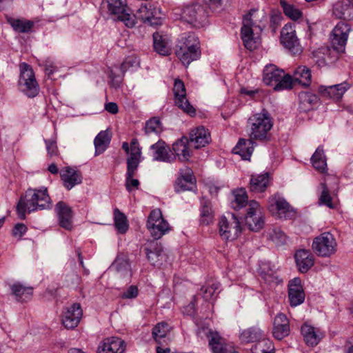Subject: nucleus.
I'll use <instances>...</instances> for the list:
<instances>
[{
	"instance_id": "nucleus-3",
	"label": "nucleus",
	"mask_w": 353,
	"mask_h": 353,
	"mask_svg": "<svg viewBox=\"0 0 353 353\" xmlns=\"http://www.w3.org/2000/svg\"><path fill=\"white\" fill-rule=\"evenodd\" d=\"M250 138L252 141H265L273 126V121L268 111L263 110L249 119Z\"/></svg>"
},
{
	"instance_id": "nucleus-30",
	"label": "nucleus",
	"mask_w": 353,
	"mask_h": 353,
	"mask_svg": "<svg viewBox=\"0 0 353 353\" xmlns=\"http://www.w3.org/2000/svg\"><path fill=\"white\" fill-rule=\"evenodd\" d=\"M295 260L299 270L307 272L313 266L314 260L312 254L306 250H300L295 254Z\"/></svg>"
},
{
	"instance_id": "nucleus-15",
	"label": "nucleus",
	"mask_w": 353,
	"mask_h": 353,
	"mask_svg": "<svg viewBox=\"0 0 353 353\" xmlns=\"http://www.w3.org/2000/svg\"><path fill=\"white\" fill-rule=\"evenodd\" d=\"M83 310L79 303H73L65 308L63 312L61 322L68 330L74 329L80 323L82 318Z\"/></svg>"
},
{
	"instance_id": "nucleus-52",
	"label": "nucleus",
	"mask_w": 353,
	"mask_h": 353,
	"mask_svg": "<svg viewBox=\"0 0 353 353\" xmlns=\"http://www.w3.org/2000/svg\"><path fill=\"white\" fill-rule=\"evenodd\" d=\"M330 49L328 48H322L314 52V57L316 58V63L319 66H323L330 62Z\"/></svg>"
},
{
	"instance_id": "nucleus-28",
	"label": "nucleus",
	"mask_w": 353,
	"mask_h": 353,
	"mask_svg": "<svg viewBox=\"0 0 353 353\" xmlns=\"http://www.w3.org/2000/svg\"><path fill=\"white\" fill-rule=\"evenodd\" d=\"M8 23L10 25L14 31L18 33H30L33 32L34 22L26 18H13L6 16Z\"/></svg>"
},
{
	"instance_id": "nucleus-27",
	"label": "nucleus",
	"mask_w": 353,
	"mask_h": 353,
	"mask_svg": "<svg viewBox=\"0 0 353 353\" xmlns=\"http://www.w3.org/2000/svg\"><path fill=\"white\" fill-rule=\"evenodd\" d=\"M347 89V84L344 83L330 86L320 85L318 90L323 97L338 101L342 98Z\"/></svg>"
},
{
	"instance_id": "nucleus-60",
	"label": "nucleus",
	"mask_w": 353,
	"mask_h": 353,
	"mask_svg": "<svg viewBox=\"0 0 353 353\" xmlns=\"http://www.w3.org/2000/svg\"><path fill=\"white\" fill-rule=\"evenodd\" d=\"M139 294V289L136 285H130L125 292L121 294V298L130 299L136 298Z\"/></svg>"
},
{
	"instance_id": "nucleus-48",
	"label": "nucleus",
	"mask_w": 353,
	"mask_h": 353,
	"mask_svg": "<svg viewBox=\"0 0 353 353\" xmlns=\"http://www.w3.org/2000/svg\"><path fill=\"white\" fill-rule=\"evenodd\" d=\"M181 55L180 60L181 63L185 65H188L191 62L198 60L201 54V50H180Z\"/></svg>"
},
{
	"instance_id": "nucleus-22",
	"label": "nucleus",
	"mask_w": 353,
	"mask_h": 353,
	"mask_svg": "<svg viewBox=\"0 0 353 353\" xmlns=\"http://www.w3.org/2000/svg\"><path fill=\"white\" fill-rule=\"evenodd\" d=\"M265 20L266 15L263 11L252 9L243 16L242 23L250 26L254 30L261 32Z\"/></svg>"
},
{
	"instance_id": "nucleus-51",
	"label": "nucleus",
	"mask_w": 353,
	"mask_h": 353,
	"mask_svg": "<svg viewBox=\"0 0 353 353\" xmlns=\"http://www.w3.org/2000/svg\"><path fill=\"white\" fill-rule=\"evenodd\" d=\"M322 188V192L319 197V203L325 205L330 208H334L335 204L332 203V199L330 194L327 184L326 181L321 184Z\"/></svg>"
},
{
	"instance_id": "nucleus-64",
	"label": "nucleus",
	"mask_w": 353,
	"mask_h": 353,
	"mask_svg": "<svg viewBox=\"0 0 353 353\" xmlns=\"http://www.w3.org/2000/svg\"><path fill=\"white\" fill-rule=\"evenodd\" d=\"M105 110L113 114H115L118 112L119 108L118 105L116 103L109 102L105 104Z\"/></svg>"
},
{
	"instance_id": "nucleus-61",
	"label": "nucleus",
	"mask_w": 353,
	"mask_h": 353,
	"mask_svg": "<svg viewBox=\"0 0 353 353\" xmlns=\"http://www.w3.org/2000/svg\"><path fill=\"white\" fill-rule=\"evenodd\" d=\"M137 63V58L134 56H129L125 59L121 64V70L123 72L127 71L130 68L133 67Z\"/></svg>"
},
{
	"instance_id": "nucleus-58",
	"label": "nucleus",
	"mask_w": 353,
	"mask_h": 353,
	"mask_svg": "<svg viewBox=\"0 0 353 353\" xmlns=\"http://www.w3.org/2000/svg\"><path fill=\"white\" fill-rule=\"evenodd\" d=\"M254 353H270L272 350V343L269 341H262L257 343L254 349Z\"/></svg>"
},
{
	"instance_id": "nucleus-56",
	"label": "nucleus",
	"mask_w": 353,
	"mask_h": 353,
	"mask_svg": "<svg viewBox=\"0 0 353 353\" xmlns=\"http://www.w3.org/2000/svg\"><path fill=\"white\" fill-rule=\"evenodd\" d=\"M259 332L254 328H248L243 330L241 334L240 338L243 342L249 343L254 341L259 336Z\"/></svg>"
},
{
	"instance_id": "nucleus-32",
	"label": "nucleus",
	"mask_w": 353,
	"mask_h": 353,
	"mask_svg": "<svg viewBox=\"0 0 353 353\" xmlns=\"http://www.w3.org/2000/svg\"><path fill=\"white\" fill-rule=\"evenodd\" d=\"M270 183L268 173L252 175L250 181V190L254 192H263Z\"/></svg>"
},
{
	"instance_id": "nucleus-31",
	"label": "nucleus",
	"mask_w": 353,
	"mask_h": 353,
	"mask_svg": "<svg viewBox=\"0 0 353 353\" xmlns=\"http://www.w3.org/2000/svg\"><path fill=\"white\" fill-rule=\"evenodd\" d=\"M301 332L305 343L309 346L316 345L323 337L319 330L306 323L302 325Z\"/></svg>"
},
{
	"instance_id": "nucleus-38",
	"label": "nucleus",
	"mask_w": 353,
	"mask_h": 353,
	"mask_svg": "<svg viewBox=\"0 0 353 353\" xmlns=\"http://www.w3.org/2000/svg\"><path fill=\"white\" fill-rule=\"evenodd\" d=\"M110 141V133L108 130L101 131L97 135L94 141L95 147V155L102 154L108 147Z\"/></svg>"
},
{
	"instance_id": "nucleus-14",
	"label": "nucleus",
	"mask_w": 353,
	"mask_h": 353,
	"mask_svg": "<svg viewBox=\"0 0 353 353\" xmlns=\"http://www.w3.org/2000/svg\"><path fill=\"white\" fill-rule=\"evenodd\" d=\"M188 140L194 145V149L199 150L210 143L211 134L203 125L196 126L190 130Z\"/></svg>"
},
{
	"instance_id": "nucleus-13",
	"label": "nucleus",
	"mask_w": 353,
	"mask_h": 353,
	"mask_svg": "<svg viewBox=\"0 0 353 353\" xmlns=\"http://www.w3.org/2000/svg\"><path fill=\"white\" fill-rule=\"evenodd\" d=\"M122 149L129 155L126 161L127 168L137 169L142 159V148L138 139L133 138L130 143L123 142Z\"/></svg>"
},
{
	"instance_id": "nucleus-19",
	"label": "nucleus",
	"mask_w": 353,
	"mask_h": 353,
	"mask_svg": "<svg viewBox=\"0 0 353 353\" xmlns=\"http://www.w3.org/2000/svg\"><path fill=\"white\" fill-rule=\"evenodd\" d=\"M260 33L261 32H259L258 30H254L253 27L243 23L241 36L243 44L247 49L253 50L257 48L259 44V37Z\"/></svg>"
},
{
	"instance_id": "nucleus-6",
	"label": "nucleus",
	"mask_w": 353,
	"mask_h": 353,
	"mask_svg": "<svg viewBox=\"0 0 353 353\" xmlns=\"http://www.w3.org/2000/svg\"><path fill=\"white\" fill-rule=\"evenodd\" d=\"M312 249L317 255L329 257L336 252L337 243L332 234L323 232L314 239Z\"/></svg>"
},
{
	"instance_id": "nucleus-49",
	"label": "nucleus",
	"mask_w": 353,
	"mask_h": 353,
	"mask_svg": "<svg viewBox=\"0 0 353 353\" xmlns=\"http://www.w3.org/2000/svg\"><path fill=\"white\" fill-rule=\"evenodd\" d=\"M137 169L133 168H127L126 174H125V188L126 190L130 192L134 190L139 189V181L138 179H133Z\"/></svg>"
},
{
	"instance_id": "nucleus-59",
	"label": "nucleus",
	"mask_w": 353,
	"mask_h": 353,
	"mask_svg": "<svg viewBox=\"0 0 353 353\" xmlns=\"http://www.w3.org/2000/svg\"><path fill=\"white\" fill-rule=\"evenodd\" d=\"M145 252L148 261L152 265H154L155 263L157 262L159 256L161 255V249L156 247L154 248V250H152L151 248H147Z\"/></svg>"
},
{
	"instance_id": "nucleus-55",
	"label": "nucleus",
	"mask_w": 353,
	"mask_h": 353,
	"mask_svg": "<svg viewBox=\"0 0 353 353\" xmlns=\"http://www.w3.org/2000/svg\"><path fill=\"white\" fill-rule=\"evenodd\" d=\"M294 79L293 80L292 77L288 74H285L283 72V77L276 83L274 85V90L290 89L294 84Z\"/></svg>"
},
{
	"instance_id": "nucleus-41",
	"label": "nucleus",
	"mask_w": 353,
	"mask_h": 353,
	"mask_svg": "<svg viewBox=\"0 0 353 353\" xmlns=\"http://www.w3.org/2000/svg\"><path fill=\"white\" fill-rule=\"evenodd\" d=\"M311 162L313 167L319 172L325 173L327 170L326 158L324 150L319 146L311 157Z\"/></svg>"
},
{
	"instance_id": "nucleus-33",
	"label": "nucleus",
	"mask_w": 353,
	"mask_h": 353,
	"mask_svg": "<svg viewBox=\"0 0 353 353\" xmlns=\"http://www.w3.org/2000/svg\"><path fill=\"white\" fill-rule=\"evenodd\" d=\"M282 77H283V70L275 65L270 64L265 67L263 81L267 85H275Z\"/></svg>"
},
{
	"instance_id": "nucleus-47",
	"label": "nucleus",
	"mask_w": 353,
	"mask_h": 353,
	"mask_svg": "<svg viewBox=\"0 0 353 353\" xmlns=\"http://www.w3.org/2000/svg\"><path fill=\"white\" fill-rule=\"evenodd\" d=\"M154 48L161 55H168L170 53V48L167 41L158 32L153 34Z\"/></svg>"
},
{
	"instance_id": "nucleus-29",
	"label": "nucleus",
	"mask_w": 353,
	"mask_h": 353,
	"mask_svg": "<svg viewBox=\"0 0 353 353\" xmlns=\"http://www.w3.org/2000/svg\"><path fill=\"white\" fill-rule=\"evenodd\" d=\"M196 179L190 168L181 170L178 178V191L193 190L196 188Z\"/></svg>"
},
{
	"instance_id": "nucleus-20",
	"label": "nucleus",
	"mask_w": 353,
	"mask_h": 353,
	"mask_svg": "<svg viewBox=\"0 0 353 353\" xmlns=\"http://www.w3.org/2000/svg\"><path fill=\"white\" fill-rule=\"evenodd\" d=\"M60 177L63 186L68 190H70L82 182V176L80 172L71 167H65L61 170Z\"/></svg>"
},
{
	"instance_id": "nucleus-62",
	"label": "nucleus",
	"mask_w": 353,
	"mask_h": 353,
	"mask_svg": "<svg viewBox=\"0 0 353 353\" xmlns=\"http://www.w3.org/2000/svg\"><path fill=\"white\" fill-rule=\"evenodd\" d=\"M43 65L46 74H47L49 78H52L53 74L57 71V67L50 60H46Z\"/></svg>"
},
{
	"instance_id": "nucleus-43",
	"label": "nucleus",
	"mask_w": 353,
	"mask_h": 353,
	"mask_svg": "<svg viewBox=\"0 0 353 353\" xmlns=\"http://www.w3.org/2000/svg\"><path fill=\"white\" fill-rule=\"evenodd\" d=\"M180 50H201L198 37L192 32L185 34L181 37Z\"/></svg>"
},
{
	"instance_id": "nucleus-40",
	"label": "nucleus",
	"mask_w": 353,
	"mask_h": 353,
	"mask_svg": "<svg viewBox=\"0 0 353 353\" xmlns=\"http://www.w3.org/2000/svg\"><path fill=\"white\" fill-rule=\"evenodd\" d=\"M233 151L243 159H250L253 152V141L250 138L248 140L241 139L234 148Z\"/></svg>"
},
{
	"instance_id": "nucleus-53",
	"label": "nucleus",
	"mask_w": 353,
	"mask_h": 353,
	"mask_svg": "<svg viewBox=\"0 0 353 353\" xmlns=\"http://www.w3.org/2000/svg\"><path fill=\"white\" fill-rule=\"evenodd\" d=\"M161 123L158 117H153L145 123V132L146 134H158L161 132Z\"/></svg>"
},
{
	"instance_id": "nucleus-10",
	"label": "nucleus",
	"mask_w": 353,
	"mask_h": 353,
	"mask_svg": "<svg viewBox=\"0 0 353 353\" xmlns=\"http://www.w3.org/2000/svg\"><path fill=\"white\" fill-rule=\"evenodd\" d=\"M206 336L212 353H238L233 344L224 339L217 331L210 330Z\"/></svg>"
},
{
	"instance_id": "nucleus-1",
	"label": "nucleus",
	"mask_w": 353,
	"mask_h": 353,
	"mask_svg": "<svg viewBox=\"0 0 353 353\" xmlns=\"http://www.w3.org/2000/svg\"><path fill=\"white\" fill-rule=\"evenodd\" d=\"M52 207V202L47 188H29L20 196L16 207V211L18 217L23 220L26 219V212L30 213L38 210H49Z\"/></svg>"
},
{
	"instance_id": "nucleus-21",
	"label": "nucleus",
	"mask_w": 353,
	"mask_h": 353,
	"mask_svg": "<svg viewBox=\"0 0 353 353\" xmlns=\"http://www.w3.org/2000/svg\"><path fill=\"white\" fill-rule=\"evenodd\" d=\"M288 297L292 306H297L304 301L305 293L299 278H295L289 283Z\"/></svg>"
},
{
	"instance_id": "nucleus-50",
	"label": "nucleus",
	"mask_w": 353,
	"mask_h": 353,
	"mask_svg": "<svg viewBox=\"0 0 353 353\" xmlns=\"http://www.w3.org/2000/svg\"><path fill=\"white\" fill-rule=\"evenodd\" d=\"M281 6L283 8V12L290 18L296 20L302 17V13L299 9L294 6L288 3L285 1H281Z\"/></svg>"
},
{
	"instance_id": "nucleus-54",
	"label": "nucleus",
	"mask_w": 353,
	"mask_h": 353,
	"mask_svg": "<svg viewBox=\"0 0 353 353\" xmlns=\"http://www.w3.org/2000/svg\"><path fill=\"white\" fill-rule=\"evenodd\" d=\"M218 285L215 283L203 286L201 288V294L205 301L214 300L216 296Z\"/></svg>"
},
{
	"instance_id": "nucleus-25",
	"label": "nucleus",
	"mask_w": 353,
	"mask_h": 353,
	"mask_svg": "<svg viewBox=\"0 0 353 353\" xmlns=\"http://www.w3.org/2000/svg\"><path fill=\"white\" fill-rule=\"evenodd\" d=\"M178 108H181L190 117H194L196 114V108L186 98L185 87L182 81L178 79Z\"/></svg>"
},
{
	"instance_id": "nucleus-12",
	"label": "nucleus",
	"mask_w": 353,
	"mask_h": 353,
	"mask_svg": "<svg viewBox=\"0 0 353 353\" xmlns=\"http://www.w3.org/2000/svg\"><path fill=\"white\" fill-rule=\"evenodd\" d=\"M268 208L273 216L280 219H288L294 214L292 206L279 194L269 198Z\"/></svg>"
},
{
	"instance_id": "nucleus-17",
	"label": "nucleus",
	"mask_w": 353,
	"mask_h": 353,
	"mask_svg": "<svg viewBox=\"0 0 353 353\" xmlns=\"http://www.w3.org/2000/svg\"><path fill=\"white\" fill-rule=\"evenodd\" d=\"M59 223L61 228L70 230L72 228V211L71 208L65 202L59 201L54 208Z\"/></svg>"
},
{
	"instance_id": "nucleus-42",
	"label": "nucleus",
	"mask_w": 353,
	"mask_h": 353,
	"mask_svg": "<svg viewBox=\"0 0 353 353\" xmlns=\"http://www.w3.org/2000/svg\"><path fill=\"white\" fill-rule=\"evenodd\" d=\"M114 224L116 230L119 234H125L129 228V223L127 216L118 208H115L113 212Z\"/></svg>"
},
{
	"instance_id": "nucleus-9",
	"label": "nucleus",
	"mask_w": 353,
	"mask_h": 353,
	"mask_svg": "<svg viewBox=\"0 0 353 353\" xmlns=\"http://www.w3.org/2000/svg\"><path fill=\"white\" fill-rule=\"evenodd\" d=\"M146 226L155 239H160L170 230L169 225L163 219L162 212L159 208L154 209L150 212Z\"/></svg>"
},
{
	"instance_id": "nucleus-16",
	"label": "nucleus",
	"mask_w": 353,
	"mask_h": 353,
	"mask_svg": "<svg viewBox=\"0 0 353 353\" xmlns=\"http://www.w3.org/2000/svg\"><path fill=\"white\" fill-rule=\"evenodd\" d=\"M137 17L144 23L151 26L162 24V19L158 16L155 8L150 3L141 4L137 10Z\"/></svg>"
},
{
	"instance_id": "nucleus-4",
	"label": "nucleus",
	"mask_w": 353,
	"mask_h": 353,
	"mask_svg": "<svg viewBox=\"0 0 353 353\" xmlns=\"http://www.w3.org/2000/svg\"><path fill=\"white\" fill-rule=\"evenodd\" d=\"M20 75L18 84L21 91L29 98H34L39 92V86L36 80L32 68L23 62L19 65Z\"/></svg>"
},
{
	"instance_id": "nucleus-39",
	"label": "nucleus",
	"mask_w": 353,
	"mask_h": 353,
	"mask_svg": "<svg viewBox=\"0 0 353 353\" xmlns=\"http://www.w3.org/2000/svg\"><path fill=\"white\" fill-rule=\"evenodd\" d=\"M318 97L311 92H302L299 94V108L304 112L312 110L318 103Z\"/></svg>"
},
{
	"instance_id": "nucleus-26",
	"label": "nucleus",
	"mask_w": 353,
	"mask_h": 353,
	"mask_svg": "<svg viewBox=\"0 0 353 353\" xmlns=\"http://www.w3.org/2000/svg\"><path fill=\"white\" fill-rule=\"evenodd\" d=\"M290 334V324L287 316L279 314L274 321L273 335L275 339L281 340Z\"/></svg>"
},
{
	"instance_id": "nucleus-7",
	"label": "nucleus",
	"mask_w": 353,
	"mask_h": 353,
	"mask_svg": "<svg viewBox=\"0 0 353 353\" xmlns=\"http://www.w3.org/2000/svg\"><path fill=\"white\" fill-rule=\"evenodd\" d=\"M245 223L252 231L258 232L263 228L265 223L264 213L261 205L254 200L248 203L245 216Z\"/></svg>"
},
{
	"instance_id": "nucleus-34",
	"label": "nucleus",
	"mask_w": 353,
	"mask_h": 353,
	"mask_svg": "<svg viewBox=\"0 0 353 353\" xmlns=\"http://www.w3.org/2000/svg\"><path fill=\"white\" fill-rule=\"evenodd\" d=\"M281 42L287 48L291 49L298 42L295 29L292 24H286L281 31Z\"/></svg>"
},
{
	"instance_id": "nucleus-2",
	"label": "nucleus",
	"mask_w": 353,
	"mask_h": 353,
	"mask_svg": "<svg viewBox=\"0 0 353 353\" xmlns=\"http://www.w3.org/2000/svg\"><path fill=\"white\" fill-rule=\"evenodd\" d=\"M182 23L194 28H202L208 23V12L203 6L195 2L183 5L178 13Z\"/></svg>"
},
{
	"instance_id": "nucleus-37",
	"label": "nucleus",
	"mask_w": 353,
	"mask_h": 353,
	"mask_svg": "<svg viewBox=\"0 0 353 353\" xmlns=\"http://www.w3.org/2000/svg\"><path fill=\"white\" fill-rule=\"evenodd\" d=\"M188 137L183 136L178 141V159L181 161H189L192 156L193 150L190 148Z\"/></svg>"
},
{
	"instance_id": "nucleus-24",
	"label": "nucleus",
	"mask_w": 353,
	"mask_h": 353,
	"mask_svg": "<svg viewBox=\"0 0 353 353\" xmlns=\"http://www.w3.org/2000/svg\"><path fill=\"white\" fill-rule=\"evenodd\" d=\"M150 149L153 151V159L154 161L171 162L174 159V155L163 141H159L152 145Z\"/></svg>"
},
{
	"instance_id": "nucleus-45",
	"label": "nucleus",
	"mask_w": 353,
	"mask_h": 353,
	"mask_svg": "<svg viewBox=\"0 0 353 353\" xmlns=\"http://www.w3.org/2000/svg\"><path fill=\"white\" fill-rule=\"evenodd\" d=\"M233 200L232 201V208L235 210H239L248 205V196L245 189L239 188L232 193Z\"/></svg>"
},
{
	"instance_id": "nucleus-23",
	"label": "nucleus",
	"mask_w": 353,
	"mask_h": 353,
	"mask_svg": "<svg viewBox=\"0 0 353 353\" xmlns=\"http://www.w3.org/2000/svg\"><path fill=\"white\" fill-rule=\"evenodd\" d=\"M10 288L11 294L17 302H28L33 296V288L24 285L20 282L17 281L11 284Z\"/></svg>"
},
{
	"instance_id": "nucleus-57",
	"label": "nucleus",
	"mask_w": 353,
	"mask_h": 353,
	"mask_svg": "<svg viewBox=\"0 0 353 353\" xmlns=\"http://www.w3.org/2000/svg\"><path fill=\"white\" fill-rule=\"evenodd\" d=\"M44 141L46 146L48 156L50 158L58 157L59 155V152L57 141L53 139H45Z\"/></svg>"
},
{
	"instance_id": "nucleus-35",
	"label": "nucleus",
	"mask_w": 353,
	"mask_h": 353,
	"mask_svg": "<svg viewBox=\"0 0 353 353\" xmlns=\"http://www.w3.org/2000/svg\"><path fill=\"white\" fill-rule=\"evenodd\" d=\"M337 1L333 7V14L337 18L351 19L353 17V3Z\"/></svg>"
},
{
	"instance_id": "nucleus-18",
	"label": "nucleus",
	"mask_w": 353,
	"mask_h": 353,
	"mask_svg": "<svg viewBox=\"0 0 353 353\" xmlns=\"http://www.w3.org/2000/svg\"><path fill=\"white\" fill-rule=\"evenodd\" d=\"M125 342L120 338L112 336L105 339L98 347L97 353H124Z\"/></svg>"
},
{
	"instance_id": "nucleus-46",
	"label": "nucleus",
	"mask_w": 353,
	"mask_h": 353,
	"mask_svg": "<svg viewBox=\"0 0 353 353\" xmlns=\"http://www.w3.org/2000/svg\"><path fill=\"white\" fill-rule=\"evenodd\" d=\"M294 81L303 85H309L311 83V72L305 66H299L294 72Z\"/></svg>"
},
{
	"instance_id": "nucleus-44",
	"label": "nucleus",
	"mask_w": 353,
	"mask_h": 353,
	"mask_svg": "<svg viewBox=\"0 0 353 353\" xmlns=\"http://www.w3.org/2000/svg\"><path fill=\"white\" fill-rule=\"evenodd\" d=\"M214 219V214L212 210L211 202L203 198L201 207V223L203 225H209Z\"/></svg>"
},
{
	"instance_id": "nucleus-11",
	"label": "nucleus",
	"mask_w": 353,
	"mask_h": 353,
	"mask_svg": "<svg viewBox=\"0 0 353 353\" xmlns=\"http://www.w3.org/2000/svg\"><path fill=\"white\" fill-rule=\"evenodd\" d=\"M351 32L350 26L344 21L339 22L331 33V43L334 50L343 52Z\"/></svg>"
},
{
	"instance_id": "nucleus-8",
	"label": "nucleus",
	"mask_w": 353,
	"mask_h": 353,
	"mask_svg": "<svg viewBox=\"0 0 353 353\" xmlns=\"http://www.w3.org/2000/svg\"><path fill=\"white\" fill-rule=\"evenodd\" d=\"M242 228L239 219L234 214L223 216L219 221V233L226 241H234L241 234Z\"/></svg>"
},
{
	"instance_id": "nucleus-63",
	"label": "nucleus",
	"mask_w": 353,
	"mask_h": 353,
	"mask_svg": "<svg viewBox=\"0 0 353 353\" xmlns=\"http://www.w3.org/2000/svg\"><path fill=\"white\" fill-rule=\"evenodd\" d=\"M27 229L28 228L25 224L17 223L13 229V235L15 236L21 237L26 232Z\"/></svg>"
},
{
	"instance_id": "nucleus-36",
	"label": "nucleus",
	"mask_w": 353,
	"mask_h": 353,
	"mask_svg": "<svg viewBox=\"0 0 353 353\" xmlns=\"http://www.w3.org/2000/svg\"><path fill=\"white\" fill-rule=\"evenodd\" d=\"M170 327L167 323H157L152 329V334L155 342L159 345L168 344L167 334L170 332Z\"/></svg>"
},
{
	"instance_id": "nucleus-5",
	"label": "nucleus",
	"mask_w": 353,
	"mask_h": 353,
	"mask_svg": "<svg viewBox=\"0 0 353 353\" xmlns=\"http://www.w3.org/2000/svg\"><path fill=\"white\" fill-rule=\"evenodd\" d=\"M103 3L109 13L123 22L125 26L132 28L135 26L136 16L131 12L126 0H103Z\"/></svg>"
}]
</instances>
